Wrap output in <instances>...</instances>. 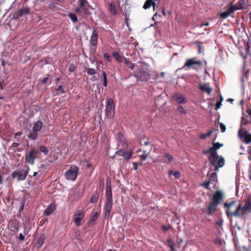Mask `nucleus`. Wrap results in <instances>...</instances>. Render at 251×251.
<instances>
[{"instance_id": "f257e3e1", "label": "nucleus", "mask_w": 251, "mask_h": 251, "mask_svg": "<svg viewBox=\"0 0 251 251\" xmlns=\"http://www.w3.org/2000/svg\"><path fill=\"white\" fill-rule=\"evenodd\" d=\"M251 212V199H248L244 204H240L236 209L230 214L235 217H242Z\"/></svg>"}, {"instance_id": "f03ea898", "label": "nucleus", "mask_w": 251, "mask_h": 251, "mask_svg": "<svg viewBox=\"0 0 251 251\" xmlns=\"http://www.w3.org/2000/svg\"><path fill=\"white\" fill-rule=\"evenodd\" d=\"M211 156V154H210L208 157L210 163L212 166L215 167V171L218 172L219 168H221L224 166L225 162V159L222 156H219L217 153H216L215 155H213L211 160H210Z\"/></svg>"}, {"instance_id": "7ed1b4c3", "label": "nucleus", "mask_w": 251, "mask_h": 251, "mask_svg": "<svg viewBox=\"0 0 251 251\" xmlns=\"http://www.w3.org/2000/svg\"><path fill=\"white\" fill-rule=\"evenodd\" d=\"M78 6L75 9L76 13H81L83 14L88 16L90 14V8L91 5L86 0H78Z\"/></svg>"}, {"instance_id": "20e7f679", "label": "nucleus", "mask_w": 251, "mask_h": 251, "mask_svg": "<svg viewBox=\"0 0 251 251\" xmlns=\"http://www.w3.org/2000/svg\"><path fill=\"white\" fill-rule=\"evenodd\" d=\"M78 172L79 168L74 165H72L65 174L66 178L69 180L75 181Z\"/></svg>"}, {"instance_id": "39448f33", "label": "nucleus", "mask_w": 251, "mask_h": 251, "mask_svg": "<svg viewBox=\"0 0 251 251\" xmlns=\"http://www.w3.org/2000/svg\"><path fill=\"white\" fill-rule=\"evenodd\" d=\"M39 154L40 152L37 149L31 148L28 153H26L25 156V161L31 165H33L35 159L38 157Z\"/></svg>"}, {"instance_id": "423d86ee", "label": "nucleus", "mask_w": 251, "mask_h": 251, "mask_svg": "<svg viewBox=\"0 0 251 251\" xmlns=\"http://www.w3.org/2000/svg\"><path fill=\"white\" fill-rule=\"evenodd\" d=\"M239 137L243 141L248 144L251 142V134L249 133L248 131L243 127H240L238 133Z\"/></svg>"}, {"instance_id": "0eeeda50", "label": "nucleus", "mask_w": 251, "mask_h": 251, "mask_svg": "<svg viewBox=\"0 0 251 251\" xmlns=\"http://www.w3.org/2000/svg\"><path fill=\"white\" fill-rule=\"evenodd\" d=\"M115 103L112 99H109L107 100V104L106 106V113L108 117L112 118L115 114Z\"/></svg>"}, {"instance_id": "6e6552de", "label": "nucleus", "mask_w": 251, "mask_h": 251, "mask_svg": "<svg viewBox=\"0 0 251 251\" xmlns=\"http://www.w3.org/2000/svg\"><path fill=\"white\" fill-rule=\"evenodd\" d=\"M202 66V62L201 61L196 60L195 58H191L187 60L186 63L183 68H193L194 69H199Z\"/></svg>"}, {"instance_id": "1a4fd4ad", "label": "nucleus", "mask_w": 251, "mask_h": 251, "mask_svg": "<svg viewBox=\"0 0 251 251\" xmlns=\"http://www.w3.org/2000/svg\"><path fill=\"white\" fill-rule=\"evenodd\" d=\"M29 169L28 168L27 170H21L19 171H14L12 173L11 176L12 178H17L18 181H22L25 179L28 173V170Z\"/></svg>"}, {"instance_id": "9d476101", "label": "nucleus", "mask_w": 251, "mask_h": 251, "mask_svg": "<svg viewBox=\"0 0 251 251\" xmlns=\"http://www.w3.org/2000/svg\"><path fill=\"white\" fill-rule=\"evenodd\" d=\"M85 212L83 210H78L74 215V222L76 226H79L82 225V221L84 219Z\"/></svg>"}, {"instance_id": "9b49d317", "label": "nucleus", "mask_w": 251, "mask_h": 251, "mask_svg": "<svg viewBox=\"0 0 251 251\" xmlns=\"http://www.w3.org/2000/svg\"><path fill=\"white\" fill-rule=\"evenodd\" d=\"M223 146V144H220L218 142L215 143L213 144V146L211 147L210 149L203 151H202V153L203 154H205L206 153L211 154V156L210 157V160H211L213 157V155H215L216 153H217L216 150L220 148Z\"/></svg>"}, {"instance_id": "f8f14e48", "label": "nucleus", "mask_w": 251, "mask_h": 251, "mask_svg": "<svg viewBox=\"0 0 251 251\" xmlns=\"http://www.w3.org/2000/svg\"><path fill=\"white\" fill-rule=\"evenodd\" d=\"M29 12L30 10L28 7H23L14 12L13 15V18L14 19H18L25 14H29Z\"/></svg>"}, {"instance_id": "ddd939ff", "label": "nucleus", "mask_w": 251, "mask_h": 251, "mask_svg": "<svg viewBox=\"0 0 251 251\" xmlns=\"http://www.w3.org/2000/svg\"><path fill=\"white\" fill-rule=\"evenodd\" d=\"M135 76L140 81H147L150 78V74L146 71L140 70L135 74Z\"/></svg>"}, {"instance_id": "4468645a", "label": "nucleus", "mask_w": 251, "mask_h": 251, "mask_svg": "<svg viewBox=\"0 0 251 251\" xmlns=\"http://www.w3.org/2000/svg\"><path fill=\"white\" fill-rule=\"evenodd\" d=\"M112 205L113 201H106L104 208V218L106 220H108L110 217Z\"/></svg>"}, {"instance_id": "2eb2a0df", "label": "nucleus", "mask_w": 251, "mask_h": 251, "mask_svg": "<svg viewBox=\"0 0 251 251\" xmlns=\"http://www.w3.org/2000/svg\"><path fill=\"white\" fill-rule=\"evenodd\" d=\"M98 32L95 29L93 30L92 35L90 37L89 45L93 47H96L98 44Z\"/></svg>"}, {"instance_id": "dca6fc26", "label": "nucleus", "mask_w": 251, "mask_h": 251, "mask_svg": "<svg viewBox=\"0 0 251 251\" xmlns=\"http://www.w3.org/2000/svg\"><path fill=\"white\" fill-rule=\"evenodd\" d=\"M173 99L179 104H183L187 102V100L185 97L183 95L179 93L175 94L173 96Z\"/></svg>"}, {"instance_id": "f3484780", "label": "nucleus", "mask_w": 251, "mask_h": 251, "mask_svg": "<svg viewBox=\"0 0 251 251\" xmlns=\"http://www.w3.org/2000/svg\"><path fill=\"white\" fill-rule=\"evenodd\" d=\"M247 2V0H239L237 4H230L234 11L242 9L244 8Z\"/></svg>"}, {"instance_id": "a211bd4d", "label": "nucleus", "mask_w": 251, "mask_h": 251, "mask_svg": "<svg viewBox=\"0 0 251 251\" xmlns=\"http://www.w3.org/2000/svg\"><path fill=\"white\" fill-rule=\"evenodd\" d=\"M234 11H235L232 6L230 5L229 6L227 7V10L225 12L221 13L219 14V16L220 17L223 19H226L227 18L231 13L234 12Z\"/></svg>"}, {"instance_id": "6ab92c4d", "label": "nucleus", "mask_w": 251, "mask_h": 251, "mask_svg": "<svg viewBox=\"0 0 251 251\" xmlns=\"http://www.w3.org/2000/svg\"><path fill=\"white\" fill-rule=\"evenodd\" d=\"M46 239V237L45 235L42 234L40 235L37 241V242L35 243V247L38 249H40L44 244L45 241Z\"/></svg>"}, {"instance_id": "aec40b11", "label": "nucleus", "mask_w": 251, "mask_h": 251, "mask_svg": "<svg viewBox=\"0 0 251 251\" xmlns=\"http://www.w3.org/2000/svg\"><path fill=\"white\" fill-rule=\"evenodd\" d=\"M199 88L200 90L208 94H209L212 91V88L209 87L208 83L200 84L199 85Z\"/></svg>"}, {"instance_id": "412c9836", "label": "nucleus", "mask_w": 251, "mask_h": 251, "mask_svg": "<svg viewBox=\"0 0 251 251\" xmlns=\"http://www.w3.org/2000/svg\"><path fill=\"white\" fill-rule=\"evenodd\" d=\"M55 209V205L54 204L51 203L46 209L44 213L46 215H50L53 212Z\"/></svg>"}, {"instance_id": "4be33fe9", "label": "nucleus", "mask_w": 251, "mask_h": 251, "mask_svg": "<svg viewBox=\"0 0 251 251\" xmlns=\"http://www.w3.org/2000/svg\"><path fill=\"white\" fill-rule=\"evenodd\" d=\"M218 205V204L216 202H215L213 201H211V202H210L209 206L208 207L209 215H211L213 212H214L216 210Z\"/></svg>"}, {"instance_id": "5701e85b", "label": "nucleus", "mask_w": 251, "mask_h": 251, "mask_svg": "<svg viewBox=\"0 0 251 251\" xmlns=\"http://www.w3.org/2000/svg\"><path fill=\"white\" fill-rule=\"evenodd\" d=\"M222 198V193L220 191H217L213 197V202H217V203L219 204L220 200Z\"/></svg>"}, {"instance_id": "b1692460", "label": "nucleus", "mask_w": 251, "mask_h": 251, "mask_svg": "<svg viewBox=\"0 0 251 251\" xmlns=\"http://www.w3.org/2000/svg\"><path fill=\"white\" fill-rule=\"evenodd\" d=\"M151 6H153V8H155V3L154 0H147L143 6V8L145 9L150 8Z\"/></svg>"}, {"instance_id": "393cba45", "label": "nucleus", "mask_w": 251, "mask_h": 251, "mask_svg": "<svg viewBox=\"0 0 251 251\" xmlns=\"http://www.w3.org/2000/svg\"><path fill=\"white\" fill-rule=\"evenodd\" d=\"M43 126V123L41 121L38 120L37 122H36L34 124L32 129L38 132L39 131Z\"/></svg>"}, {"instance_id": "a878e982", "label": "nucleus", "mask_w": 251, "mask_h": 251, "mask_svg": "<svg viewBox=\"0 0 251 251\" xmlns=\"http://www.w3.org/2000/svg\"><path fill=\"white\" fill-rule=\"evenodd\" d=\"M109 10L113 15H116L117 14V10L115 4L114 2H111L108 5Z\"/></svg>"}, {"instance_id": "bb28decb", "label": "nucleus", "mask_w": 251, "mask_h": 251, "mask_svg": "<svg viewBox=\"0 0 251 251\" xmlns=\"http://www.w3.org/2000/svg\"><path fill=\"white\" fill-rule=\"evenodd\" d=\"M217 174L216 173H211L208 181H210L211 184H213L214 186L217 182Z\"/></svg>"}, {"instance_id": "cd10ccee", "label": "nucleus", "mask_w": 251, "mask_h": 251, "mask_svg": "<svg viewBox=\"0 0 251 251\" xmlns=\"http://www.w3.org/2000/svg\"><path fill=\"white\" fill-rule=\"evenodd\" d=\"M38 137V133L37 131L34 130L33 129H31L29 134L28 135V138L32 140H35Z\"/></svg>"}, {"instance_id": "c85d7f7f", "label": "nucleus", "mask_w": 251, "mask_h": 251, "mask_svg": "<svg viewBox=\"0 0 251 251\" xmlns=\"http://www.w3.org/2000/svg\"><path fill=\"white\" fill-rule=\"evenodd\" d=\"M106 201H113L112 189L106 190Z\"/></svg>"}, {"instance_id": "c756f323", "label": "nucleus", "mask_w": 251, "mask_h": 251, "mask_svg": "<svg viewBox=\"0 0 251 251\" xmlns=\"http://www.w3.org/2000/svg\"><path fill=\"white\" fill-rule=\"evenodd\" d=\"M132 155V151H126L125 152V154H124L123 157L126 161H128L129 159L131 158Z\"/></svg>"}, {"instance_id": "7c9ffc66", "label": "nucleus", "mask_w": 251, "mask_h": 251, "mask_svg": "<svg viewBox=\"0 0 251 251\" xmlns=\"http://www.w3.org/2000/svg\"><path fill=\"white\" fill-rule=\"evenodd\" d=\"M124 62L127 67L130 68L131 70H133L134 67V64H133L131 61L129 60L128 58H124Z\"/></svg>"}, {"instance_id": "2f4dec72", "label": "nucleus", "mask_w": 251, "mask_h": 251, "mask_svg": "<svg viewBox=\"0 0 251 251\" xmlns=\"http://www.w3.org/2000/svg\"><path fill=\"white\" fill-rule=\"evenodd\" d=\"M112 55L113 57L119 63L122 62L123 58L117 51H114L112 53Z\"/></svg>"}, {"instance_id": "473e14b6", "label": "nucleus", "mask_w": 251, "mask_h": 251, "mask_svg": "<svg viewBox=\"0 0 251 251\" xmlns=\"http://www.w3.org/2000/svg\"><path fill=\"white\" fill-rule=\"evenodd\" d=\"M100 195L98 193H96L94 194L91 197V199L90 200V202L91 203H94L95 202H96L98 201V199L99 198Z\"/></svg>"}, {"instance_id": "72a5a7b5", "label": "nucleus", "mask_w": 251, "mask_h": 251, "mask_svg": "<svg viewBox=\"0 0 251 251\" xmlns=\"http://www.w3.org/2000/svg\"><path fill=\"white\" fill-rule=\"evenodd\" d=\"M214 131H215V130L212 129V130L209 131L207 133L201 134L200 135V138L201 139H205L207 137H209Z\"/></svg>"}, {"instance_id": "f704fd0d", "label": "nucleus", "mask_w": 251, "mask_h": 251, "mask_svg": "<svg viewBox=\"0 0 251 251\" xmlns=\"http://www.w3.org/2000/svg\"><path fill=\"white\" fill-rule=\"evenodd\" d=\"M56 91H57L58 93L55 94V95H59L60 94H62L65 93V91L63 88V86L59 85L55 89Z\"/></svg>"}, {"instance_id": "c9c22d12", "label": "nucleus", "mask_w": 251, "mask_h": 251, "mask_svg": "<svg viewBox=\"0 0 251 251\" xmlns=\"http://www.w3.org/2000/svg\"><path fill=\"white\" fill-rule=\"evenodd\" d=\"M98 212H95L92 216L91 217L90 219L89 220L88 222V224L90 225L92 223H94L98 218Z\"/></svg>"}, {"instance_id": "e433bc0d", "label": "nucleus", "mask_w": 251, "mask_h": 251, "mask_svg": "<svg viewBox=\"0 0 251 251\" xmlns=\"http://www.w3.org/2000/svg\"><path fill=\"white\" fill-rule=\"evenodd\" d=\"M68 16L74 23H75L77 21V17L75 14L70 13L68 14Z\"/></svg>"}, {"instance_id": "4c0bfd02", "label": "nucleus", "mask_w": 251, "mask_h": 251, "mask_svg": "<svg viewBox=\"0 0 251 251\" xmlns=\"http://www.w3.org/2000/svg\"><path fill=\"white\" fill-rule=\"evenodd\" d=\"M39 151L43 152L45 155H47L49 153V150L44 146H41L39 148Z\"/></svg>"}, {"instance_id": "58836bf2", "label": "nucleus", "mask_w": 251, "mask_h": 251, "mask_svg": "<svg viewBox=\"0 0 251 251\" xmlns=\"http://www.w3.org/2000/svg\"><path fill=\"white\" fill-rule=\"evenodd\" d=\"M86 69L87 70V74L89 75H94L96 74V70L93 68L88 67L86 68Z\"/></svg>"}, {"instance_id": "ea45409f", "label": "nucleus", "mask_w": 251, "mask_h": 251, "mask_svg": "<svg viewBox=\"0 0 251 251\" xmlns=\"http://www.w3.org/2000/svg\"><path fill=\"white\" fill-rule=\"evenodd\" d=\"M141 146H147L149 144V140L147 138H143L140 141Z\"/></svg>"}, {"instance_id": "a19ab883", "label": "nucleus", "mask_w": 251, "mask_h": 251, "mask_svg": "<svg viewBox=\"0 0 251 251\" xmlns=\"http://www.w3.org/2000/svg\"><path fill=\"white\" fill-rule=\"evenodd\" d=\"M103 75V85L106 87L107 86V81L106 73L104 71H102Z\"/></svg>"}, {"instance_id": "79ce46f5", "label": "nucleus", "mask_w": 251, "mask_h": 251, "mask_svg": "<svg viewBox=\"0 0 251 251\" xmlns=\"http://www.w3.org/2000/svg\"><path fill=\"white\" fill-rule=\"evenodd\" d=\"M169 174L170 175H171V174L173 175L176 178H179L180 176V173L178 171L174 172L173 171H171L170 172Z\"/></svg>"}, {"instance_id": "37998d69", "label": "nucleus", "mask_w": 251, "mask_h": 251, "mask_svg": "<svg viewBox=\"0 0 251 251\" xmlns=\"http://www.w3.org/2000/svg\"><path fill=\"white\" fill-rule=\"evenodd\" d=\"M111 180L109 177H108L106 179V190L108 189H111Z\"/></svg>"}, {"instance_id": "c03bdc74", "label": "nucleus", "mask_w": 251, "mask_h": 251, "mask_svg": "<svg viewBox=\"0 0 251 251\" xmlns=\"http://www.w3.org/2000/svg\"><path fill=\"white\" fill-rule=\"evenodd\" d=\"M11 231L13 232L17 231L19 230V227L15 224H12L10 226Z\"/></svg>"}, {"instance_id": "a18cd8bd", "label": "nucleus", "mask_w": 251, "mask_h": 251, "mask_svg": "<svg viewBox=\"0 0 251 251\" xmlns=\"http://www.w3.org/2000/svg\"><path fill=\"white\" fill-rule=\"evenodd\" d=\"M177 111H178L179 113H181V114H185L186 113V109H185L183 108V107H182V106H180V105L178 106L177 107Z\"/></svg>"}, {"instance_id": "49530a36", "label": "nucleus", "mask_w": 251, "mask_h": 251, "mask_svg": "<svg viewBox=\"0 0 251 251\" xmlns=\"http://www.w3.org/2000/svg\"><path fill=\"white\" fill-rule=\"evenodd\" d=\"M247 74H248V71L244 72L243 74L242 77H241V81H242V82L243 83L247 80Z\"/></svg>"}, {"instance_id": "de8ad7c7", "label": "nucleus", "mask_w": 251, "mask_h": 251, "mask_svg": "<svg viewBox=\"0 0 251 251\" xmlns=\"http://www.w3.org/2000/svg\"><path fill=\"white\" fill-rule=\"evenodd\" d=\"M103 57H104V59L108 62H110L111 61L112 57L109 53H104L103 54Z\"/></svg>"}, {"instance_id": "09e8293b", "label": "nucleus", "mask_w": 251, "mask_h": 251, "mask_svg": "<svg viewBox=\"0 0 251 251\" xmlns=\"http://www.w3.org/2000/svg\"><path fill=\"white\" fill-rule=\"evenodd\" d=\"M249 123H251L250 121H248V120H246L245 119H244V118H242L241 123V127H241L242 126H246Z\"/></svg>"}, {"instance_id": "8fccbe9b", "label": "nucleus", "mask_w": 251, "mask_h": 251, "mask_svg": "<svg viewBox=\"0 0 251 251\" xmlns=\"http://www.w3.org/2000/svg\"><path fill=\"white\" fill-rule=\"evenodd\" d=\"M126 151L124 150H122V149H121V150H119L118 151H117L116 152V154L118 155V156H124V154H125V152Z\"/></svg>"}, {"instance_id": "3c124183", "label": "nucleus", "mask_w": 251, "mask_h": 251, "mask_svg": "<svg viewBox=\"0 0 251 251\" xmlns=\"http://www.w3.org/2000/svg\"><path fill=\"white\" fill-rule=\"evenodd\" d=\"M76 69V66L74 64H71L69 67V71L70 72H73Z\"/></svg>"}, {"instance_id": "603ef678", "label": "nucleus", "mask_w": 251, "mask_h": 251, "mask_svg": "<svg viewBox=\"0 0 251 251\" xmlns=\"http://www.w3.org/2000/svg\"><path fill=\"white\" fill-rule=\"evenodd\" d=\"M165 157L167 159V161H166L167 162H171L173 160L172 156L169 153L165 154Z\"/></svg>"}, {"instance_id": "864d4df0", "label": "nucleus", "mask_w": 251, "mask_h": 251, "mask_svg": "<svg viewBox=\"0 0 251 251\" xmlns=\"http://www.w3.org/2000/svg\"><path fill=\"white\" fill-rule=\"evenodd\" d=\"M220 127L222 132H224L226 131V126L223 123H220Z\"/></svg>"}, {"instance_id": "5fc2aeb1", "label": "nucleus", "mask_w": 251, "mask_h": 251, "mask_svg": "<svg viewBox=\"0 0 251 251\" xmlns=\"http://www.w3.org/2000/svg\"><path fill=\"white\" fill-rule=\"evenodd\" d=\"M50 76V75H48L47 76L43 78L42 80H40L41 82L42 83V84H46L48 80H49V77Z\"/></svg>"}, {"instance_id": "6e6d98bb", "label": "nucleus", "mask_w": 251, "mask_h": 251, "mask_svg": "<svg viewBox=\"0 0 251 251\" xmlns=\"http://www.w3.org/2000/svg\"><path fill=\"white\" fill-rule=\"evenodd\" d=\"M235 203V201H232L231 202L228 203H225V205L227 207V208H230V207Z\"/></svg>"}, {"instance_id": "4d7b16f0", "label": "nucleus", "mask_w": 251, "mask_h": 251, "mask_svg": "<svg viewBox=\"0 0 251 251\" xmlns=\"http://www.w3.org/2000/svg\"><path fill=\"white\" fill-rule=\"evenodd\" d=\"M119 137L120 138L121 141L123 142V144H126V141H125L126 139L121 133H119Z\"/></svg>"}, {"instance_id": "13d9d810", "label": "nucleus", "mask_w": 251, "mask_h": 251, "mask_svg": "<svg viewBox=\"0 0 251 251\" xmlns=\"http://www.w3.org/2000/svg\"><path fill=\"white\" fill-rule=\"evenodd\" d=\"M167 243L169 247L174 245L173 241L171 238H168L167 239Z\"/></svg>"}, {"instance_id": "bf43d9fd", "label": "nucleus", "mask_w": 251, "mask_h": 251, "mask_svg": "<svg viewBox=\"0 0 251 251\" xmlns=\"http://www.w3.org/2000/svg\"><path fill=\"white\" fill-rule=\"evenodd\" d=\"M96 47H91L90 49V52L94 54L96 52Z\"/></svg>"}, {"instance_id": "052dcab7", "label": "nucleus", "mask_w": 251, "mask_h": 251, "mask_svg": "<svg viewBox=\"0 0 251 251\" xmlns=\"http://www.w3.org/2000/svg\"><path fill=\"white\" fill-rule=\"evenodd\" d=\"M19 240L20 241H23L25 240V236L22 233L19 234Z\"/></svg>"}, {"instance_id": "680f3d73", "label": "nucleus", "mask_w": 251, "mask_h": 251, "mask_svg": "<svg viewBox=\"0 0 251 251\" xmlns=\"http://www.w3.org/2000/svg\"><path fill=\"white\" fill-rule=\"evenodd\" d=\"M132 164H133V169L134 170L136 171L138 169V164L136 162H133Z\"/></svg>"}, {"instance_id": "e2e57ef3", "label": "nucleus", "mask_w": 251, "mask_h": 251, "mask_svg": "<svg viewBox=\"0 0 251 251\" xmlns=\"http://www.w3.org/2000/svg\"><path fill=\"white\" fill-rule=\"evenodd\" d=\"M210 183V181H207L206 182H204L202 185L204 186L206 188H209V185Z\"/></svg>"}, {"instance_id": "0e129e2a", "label": "nucleus", "mask_w": 251, "mask_h": 251, "mask_svg": "<svg viewBox=\"0 0 251 251\" xmlns=\"http://www.w3.org/2000/svg\"><path fill=\"white\" fill-rule=\"evenodd\" d=\"M216 224L218 226H221L223 225V221L222 220H219L216 222Z\"/></svg>"}, {"instance_id": "69168bd1", "label": "nucleus", "mask_w": 251, "mask_h": 251, "mask_svg": "<svg viewBox=\"0 0 251 251\" xmlns=\"http://www.w3.org/2000/svg\"><path fill=\"white\" fill-rule=\"evenodd\" d=\"M162 227H163V229L164 231H167L170 228V226H162Z\"/></svg>"}, {"instance_id": "338daca9", "label": "nucleus", "mask_w": 251, "mask_h": 251, "mask_svg": "<svg viewBox=\"0 0 251 251\" xmlns=\"http://www.w3.org/2000/svg\"><path fill=\"white\" fill-rule=\"evenodd\" d=\"M22 134V132H20H20H17L15 133L14 134V138H16L17 136H19L21 135Z\"/></svg>"}, {"instance_id": "774afa93", "label": "nucleus", "mask_w": 251, "mask_h": 251, "mask_svg": "<svg viewBox=\"0 0 251 251\" xmlns=\"http://www.w3.org/2000/svg\"><path fill=\"white\" fill-rule=\"evenodd\" d=\"M249 179L251 181V166L249 169Z\"/></svg>"}]
</instances>
